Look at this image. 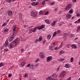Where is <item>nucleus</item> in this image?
I'll return each mask as SVG.
<instances>
[{
    "label": "nucleus",
    "mask_w": 80,
    "mask_h": 80,
    "mask_svg": "<svg viewBox=\"0 0 80 80\" xmlns=\"http://www.w3.org/2000/svg\"><path fill=\"white\" fill-rule=\"evenodd\" d=\"M19 43V41H13L8 46L9 48H12L15 47V45H18Z\"/></svg>",
    "instance_id": "1"
},
{
    "label": "nucleus",
    "mask_w": 80,
    "mask_h": 80,
    "mask_svg": "<svg viewBox=\"0 0 80 80\" xmlns=\"http://www.w3.org/2000/svg\"><path fill=\"white\" fill-rule=\"evenodd\" d=\"M67 75V72L65 71H63L61 72L60 75V77L63 78Z\"/></svg>",
    "instance_id": "2"
},
{
    "label": "nucleus",
    "mask_w": 80,
    "mask_h": 80,
    "mask_svg": "<svg viewBox=\"0 0 80 80\" xmlns=\"http://www.w3.org/2000/svg\"><path fill=\"white\" fill-rule=\"evenodd\" d=\"M53 58L52 56H49L47 58L46 62H48L52 60Z\"/></svg>",
    "instance_id": "3"
},
{
    "label": "nucleus",
    "mask_w": 80,
    "mask_h": 80,
    "mask_svg": "<svg viewBox=\"0 0 80 80\" xmlns=\"http://www.w3.org/2000/svg\"><path fill=\"white\" fill-rule=\"evenodd\" d=\"M39 66V64H37L35 65V66H33V65H31V69H34L35 68H36V67H38Z\"/></svg>",
    "instance_id": "4"
},
{
    "label": "nucleus",
    "mask_w": 80,
    "mask_h": 80,
    "mask_svg": "<svg viewBox=\"0 0 80 80\" xmlns=\"http://www.w3.org/2000/svg\"><path fill=\"white\" fill-rule=\"evenodd\" d=\"M39 57L41 58H45V55L44 53L42 52H41L39 53Z\"/></svg>",
    "instance_id": "5"
},
{
    "label": "nucleus",
    "mask_w": 80,
    "mask_h": 80,
    "mask_svg": "<svg viewBox=\"0 0 80 80\" xmlns=\"http://www.w3.org/2000/svg\"><path fill=\"white\" fill-rule=\"evenodd\" d=\"M8 16H11L13 15V12L11 10H9L8 12Z\"/></svg>",
    "instance_id": "6"
},
{
    "label": "nucleus",
    "mask_w": 80,
    "mask_h": 80,
    "mask_svg": "<svg viewBox=\"0 0 80 80\" xmlns=\"http://www.w3.org/2000/svg\"><path fill=\"white\" fill-rule=\"evenodd\" d=\"M45 27V25H42L40 27V26H38L37 27V28L38 29V30H41V29H42V28H43Z\"/></svg>",
    "instance_id": "7"
},
{
    "label": "nucleus",
    "mask_w": 80,
    "mask_h": 80,
    "mask_svg": "<svg viewBox=\"0 0 80 80\" xmlns=\"http://www.w3.org/2000/svg\"><path fill=\"white\" fill-rule=\"evenodd\" d=\"M37 29H38L37 27H36L33 29H31V31H30L31 33H32V32H35L36 31V30H37Z\"/></svg>",
    "instance_id": "8"
},
{
    "label": "nucleus",
    "mask_w": 80,
    "mask_h": 80,
    "mask_svg": "<svg viewBox=\"0 0 80 80\" xmlns=\"http://www.w3.org/2000/svg\"><path fill=\"white\" fill-rule=\"evenodd\" d=\"M71 7V4L68 5L66 8V10H68L69 9H70Z\"/></svg>",
    "instance_id": "9"
},
{
    "label": "nucleus",
    "mask_w": 80,
    "mask_h": 80,
    "mask_svg": "<svg viewBox=\"0 0 80 80\" xmlns=\"http://www.w3.org/2000/svg\"><path fill=\"white\" fill-rule=\"evenodd\" d=\"M31 15L32 16H33V17H35L37 15L35 12H33V11H32V12H30Z\"/></svg>",
    "instance_id": "10"
},
{
    "label": "nucleus",
    "mask_w": 80,
    "mask_h": 80,
    "mask_svg": "<svg viewBox=\"0 0 80 80\" xmlns=\"http://www.w3.org/2000/svg\"><path fill=\"white\" fill-rule=\"evenodd\" d=\"M45 22H46L47 23H48V24H50V23H51L50 21L48 19L45 20Z\"/></svg>",
    "instance_id": "11"
},
{
    "label": "nucleus",
    "mask_w": 80,
    "mask_h": 80,
    "mask_svg": "<svg viewBox=\"0 0 80 80\" xmlns=\"http://www.w3.org/2000/svg\"><path fill=\"white\" fill-rule=\"evenodd\" d=\"M8 41H6L4 43V47H7L8 46Z\"/></svg>",
    "instance_id": "12"
},
{
    "label": "nucleus",
    "mask_w": 80,
    "mask_h": 80,
    "mask_svg": "<svg viewBox=\"0 0 80 80\" xmlns=\"http://www.w3.org/2000/svg\"><path fill=\"white\" fill-rule=\"evenodd\" d=\"M72 17V15L69 14H68L66 15V17L68 19L70 18V17Z\"/></svg>",
    "instance_id": "13"
},
{
    "label": "nucleus",
    "mask_w": 80,
    "mask_h": 80,
    "mask_svg": "<svg viewBox=\"0 0 80 80\" xmlns=\"http://www.w3.org/2000/svg\"><path fill=\"white\" fill-rule=\"evenodd\" d=\"M56 23H57V21H54L51 24V26H54L56 24Z\"/></svg>",
    "instance_id": "14"
},
{
    "label": "nucleus",
    "mask_w": 80,
    "mask_h": 80,
    "mask_svg": "<svg viewBox=\"0 0 80 80\" xmlns=\"http://www.w3.org/2000/svg\"><path fill=\"white\" fill-rule=\"evenodd\" d=\"M71 47L73 48H77V45L75 44H72L71 45Z\"/></svg>",
    "instance_id": "15"
},
{
    "label": "nucleus",
    "mask_w": 80,
    "mask_h": 80,
    "mask_svg": "<svg viewBox=\"0 0 80 80\" xmlns=\"http://www.w3.org/2000/svg\"><path fill=\"white\" fill-rule=\"evenodd\" d=\"M14 38V35H12L9 39V40H13Z\"/></svg>",
    "instance_id": "16"
},
{
    "label": "nucleus",
    "mask_w": 80,
    "mask_h": 80,
    "mask_svg": "<svg viewBox=\"0 0 80 80\" xmlns=\"http://www.w3.org/2000/svg\"><path fill=\"white\" fill-rule=\"evenodd\" d=\"M66 68H69L70 67V65L69 64H66L64 66Z\"/></svg>",
    "instance_id": "17"
},
{
    "label": "nucleus",
    "mask_w": 80,
    "mask_h": 80,
    "mask_svg": "<svg viewBox=\"0 0 80 80\" xmlns=\"http://www.w3.org/2000/svg\"><path fill=\"white\" fill-rule=\"evenodd\" d=\"M51 38V35L49 34L47 36V38L48 40H50Z\"/></svg>",
    "instance_id": "18"
},
{
    "label": "nucleus",
    "mask_w": 80,
    "mask_h": 80,
    "mask_svg": "<svg viewBox=\"0 0 80 80\" xmlns=\"http://www.w3.org/2000/svg\"><path fill=\"white\" fill-rule=\"evenodd\" d=\"M50 48L51 50H54V47L53 46L50 47Z\"/></svg>",
    "instance_id": "19"
},
{
    "label": "nucleus",
    "mask_w": 80,
    "mask_h": 80,
    "mask_svg": "<svg viewBox=\"0 0 80 80\" xmlns=\"http://www.w3.org/2000/svg\"><path fill=\"white\" fill-rule=\"evenodd\" d=\"M56 32L57 33V34L58 35V34H60V32H61V30H57Z\"/></svg>",
    "instance_id": "20"
},
{
    "label": "nucleus",
    "mask_w": 80,
    "mask_h": 80,
    "mask_svg": "<svg viewBox=\"0 0 80 80\" xmlns=\"http://www.w3.org/2000/svg\"><path fill=\"white\" fill-rule=\"evenodd\" d=\"M25 64V62H22L21 63V67H22L23 65H24Z\"/></svg>",
    "instance_id": "21"
},
{
    "label": "nucleus",
    "mask_w": 80,
    "mask_h": 80,
    "mask_svg": "<svg viewBox=\"0 0 80 80\" xmlns=\"http://www.w3.org/2000/svg\"><path fill=\"white\" fill-rule=\"evenodd\" d=\"M57 34V32H55L53 34V37H55V36H56Z\"/></svg>",
    "instance_id": "22"
},
{
    "label": "nucleus",
    "mask_w": 80,
    "mask_h": 80,
    "mask_svg": "<svg viewBox=\"0 0 80 80\" xmlns=\"http://www.w3.org/2000/svg\"><path fill=\"white\" fill-rule=\"evenodd\" d=\"M31 5L32 6H34L35 7V2H33L32 4Z\"/></svg>",
    "instance_id": "23"
},
{
    "label": "nucleus",
    "mask_w": 80,
    "mask_h": 80,
    "mask_svg": "<svg viewBox=\"0 0 80 80\" xmlns=\"http://www.w3.org/2000/svg\"><path fill=\"white\" fill-rule=\"evenodd\" d=\"M42 14L43 11H42V10L40 11L39 12V15H42Z\"/></svg>",
    "instance_id": "24"
},
{
    "label": "nucleus",
    "mask_w": 80,
    "mask_h": 80,
    "mask_svg": "<svg viewBox=\"0 0 80 80\" xmlns=\"http://www.w3.org/2000/svg\"><path fill=\"white\" fill-rule=\"evenodd\" d=\"M55 77H57V75H56V74L55 73L53 74L52 76V77H53V78H54Z\"/></svg>",
    "instance_id": "25"
},
{
    "label": "nucleus",
    "mask_w": 80,
    "mask_h": 80,
    "mask_svg": "<svg viewBox=\"0 0 80 80\" xmlns=\"http://www.w3.org/2000/svg\"><path fill=\"white\" fill-rule=\"evenodd\" d=\"M64 60V58H61L59 60V61H60V62H62V61H63Z\"/></svg>",
    "instance_id": "26"
},
{
    "label": "nucleus",
    "mask_w": 80,
    "mask_h": 80,
    "mask_svg": "<svg viewBox=\"0 0 80 80\" xmlns=\"http://www.w3.org/2000/svg\"><path fill=\"white\" fill-rule=\"evenodd\" d=\"M3 66V63L2 62L0 63V67H2Z\"/></svg>",
    "instance_id": "27"
},
{
    "label": "nucleus",
    "mask_w": 80,
    "mask_h": 80,
    "mask_svg": "<svg viewBox=\"0 0 80 80\" xmlns=\"http://www.w3.org/2000/svg\"><path fill=\"white\" fill-rule=\"evenodd\" d=\"M6 2L8 3H10V2H12V0H6Z\"/></svg>",
    "instance_id": "28"
},
{
    "label": "nucleus",
    "mask_w": 80,
    "mask_h": 80,
    "mask_svg": "<svg viewBox=\"0 0 80 80\" xmlns=\"http://www.w3.org/2000/svg\"><path fill=\"white\" fill-rule=\"evenodd\" d=\"M24 77H28V74L27 73H25L24 74Z\"/></svg>",
    "instance_id": "29"
},
{
    "label": "nucleus",
    "mask_w": 80,
    "mask_h": 80,
    "mask_svg": "<svg viewBox=\"0 0 80 80\" xmlns=\"http://www.w3.org/2000/svg\"><path fill=\"white\" fill-rule=\"evenodd\" d=\"M72 12H73V11L72 10V9H71L69 11V13H70V14H71V13H72Z\"/></svg>",
    "instance_id": "30"
},
{
    "label": "nucleus",
    "mask_w": 80,
    "mask_h": 80,
    "mask_svg": "<svg viewBox=\"0 0 80 80\" xmlns=\"http://www.w3.org/2000/svg\"><path fill=\"white\" fill-rule=\"evenodd\" d=\"M51 78H52V77H48V78H47L46 80H50Z\"/></svg>",
    "instance_id": "31"
},
{
    "label": "nucleus",
    "mask_w": 80,
    "mask_h": 80,
    "mask_svg": "<svg viewBox=\"0 0 80 80\" xmlns=\"http://www.w3.org/2000/svg\"><path fill=\"white\" fill-rule=\"evenodd\" d=\"M42 40V36H40L38 40Z\"/></svg>",
    "instance_id": "32"
},
{
    "label": "nucleus",
    "mask_w": 80,
    "mask_h": 80,
    "mask_svg": "<svg viewBox=\"0 0 80 80\" xmlns=\"http://www.w3.org/2000/svg\"><path fill=\"white\" fill-rule=\"evenodd\" d=\"M8 29H5V30L4 31V32H8Z\"/></svg>",
    "instance_id": "33"
},
{
    "label": "nucleus",
    "mask_w": 80,
    "mask_h": 80,
    "mask_svg": "<svg viewBox=\"0 0 80 80\" xmlns=\"http://www.w3.org/2000/svg\"><path fill=\"white\" fill-rule=\"evenodd\" d=\"M7 25V23L6 22L4 23L2 25V27H4V26H6Z\"/></svg>",
    "instance_id": "34"
},
{
    "label": "nucleus",
    "mask_w": 80,
    "mask_h": 80,
    "mask_svg": "<svg viewBox=\"0 0 80 80\" xmlns=\"http://www.w3.org/2000/svg\"><path fill=\"white\" fill-rule=\"evenodd\" d=\"M73 62V58L72 57L71 58V62Z\"/></svg>",
    "instance_id": "35"
},
{
    "label": "nucleus",
    "mask_w": 80,
    "mask_h": 80,
    "mask_svg": "<svg viewBox=\"0 0 80 80\" xmlns=\"http://www.w3.org/2000/svg\"><path fill=\"white\" fill-rule=\"evenodd\" d=\"M63 51H61L60 52H59V54H63Z\"/></svg>",
    "instance_id": "36"
},
{
    "label": "nucleus",
    "mask_w": 80,
    "mask_h": 80,
    "mask_svg": "<svg viewBox=\"0 0 80 80\" xmlns=\"http://www.w3.org/2000/svg\"><path fill=\"white\" fill-rule=\"evenodd\" d=\"M67 35V33H65L63 35V37H65Z\"/></svg>",
    "instance_id": "37"
},
{
    "label": "nucleus",
    "mask_w": 80,
    "mask_h": 80,
    "mask_svg": "<svg viewBox=\"0 0 80 80\" xmlns=\"http://www.w3.org/2000/svg\"><path fill=\"white\" fill-rule=\"evenodd\" d=\"M4 50L5 52H8V49L7 48L4 49Z\"/></svg>",
    "instance_id": "38"
},
{
    "label": "nucleus",
    "mask_w": 80,
    "mask_h": 80,
    "mask_svg": "<svg viewBox=\"0 0 80 80\" xmlns=\"http://www.w3.org/2000/svg\"><path fill=\"white\" fill-rule=\"evenodd\" d=\"M24 52V49L23 48L21 50V53H23V52Z\"/></svg>",
    "instance_id": "39"
},
{
    "label": "nucleus",
    "mask_w": 80,
    "mask_h": 80,
    "mask_svg": "<svg viewBox=\"0 0 80 80\" xmlns=\"http://www.w3.org/2000/svg\"><path fill=\"white\" fill-rule=\"evenodd\" d=\"M13 34H14V33H16V32H17V31H16V30H13Z\"/></svg>",
    "instance_id": "40"
},
{
    "label": "nucleus",
    "mask_w": 80,
    "mask_h": 80,
    "mask_svg": "<svg viewBox=\"0 0 80 80\" xmlns=\"http://www.w3.org/2000/svg\"><path fill=\"white\" fill-rule=\"evenodd\" d=\"M60 69V66H58V68H57L56 71H58V70H59V69Z\"/></svg>",
    "instance_id": "41"
},
{
    "label": "nucleus",
    "mask_w": 80,
    "mask_h": 80,
    "mask_svg": "<svg viewBox=\"0 0 80 80\" xmlns=\"http://www.w3.org/2000/svg\"><path fill=\"white\" fill-rule=\"evenodd\" d=\"M54 50H57V49H58V47H56V48L54 47Z\"/></svg>",
    "instance_id": "42"
},
{
    "label": "nucleus",
    "mask_w": 80,
    "mask_h": 80,
    "mask_svg": "<svg viewBox=\"0 0 80 80\" xmlns=\"http://www.w3.org/2000/svg\"><path fill=\"white\" fill-rule=\"evenodd\" d=\"M12 28H14L13 30H15L16 28H17V27L16 26H14L12 27Z\"/></svg>",
    "instance_id": "43"
},
{
    "label": "nucleus",
    "mask_w": 80,
    "mask_h": 80,
    "mask_svg": "<svg viewBox=\"0 0 80 80\" xmlns=\"http://www.w3.org/2000/svg\"><path fill=\"white\" fill-rule=\"evenodd\" d=\"M69 37H73V35L72 34H69Z\"/></svg>",
    "instance_id": "44"
},
{
    "label": "nucleus",
    "mask_w": 80,
    "mask_h": 80,
    "mask_svg": "<svg viewBox=\"0 0 80 80\" xmlns=\"http://www.w3.org/2000/svg\"><path fill=\"white\" fill-rule=\"evenodd\" d=\"M30 64H29L26 66V67L27 68L29 67H30Z\"/></svg>",
    "instance_id": "45"
},
{
    "label": "nucleus",
    "mask_w": 80,
    "mask_h": 80,
    "mask_svg": "<svg viewBox=\"0 0 80 80\" xmlns=\"http://www.w3.org/2000/svg\"><path fill=\"white\" fill-rule=\"evenodd\" d=\"M45 2V1H43L42 2V4L43 5H44V3Z\"/></svg>",
    "instance_id": "46"
},
{
    "label": "nucleus",
    "mask_w": 80,
    "mask_h": 80,
    "mask_svg": "<svg viewBox=\"0 0 80 80\" xmlns=\"http://www.w3.org/2000/svg\"><path fill=\"white\" fill-rule=\"evenodd\" d=\"M38 4H39V2H36V3H35V6H37V5H38Z\"/></svg>",
    "instance_id": "47"
},
{
    "label": "nucleus",
    "mask_w": 80,
    "mask_h": 80,
    "mask_svg": "<svg viewBox=\"0 0 80 80\" xmlns=\"http://www.w3.org/2000/svg\"><path fill=\"white\" fill-rule=\"evenodd\" d=\"M8 76L9 77H12V74H9Z\"/></svg>",
    "instance_id": "48"
},
{
    "label": "nucleus",
    "mask_w": 80,
    "mask_h": 80,
    "mask_svg": "<svg viewBox=\"0 0 80 80\" xmlns=\"http://www.w3.org/2000/svg\"><path fill=\"white\" fill-rule=\"evenodd\" d=\"M79 30H80V27H79L77 29L78 32Z\"/></svg>",
    "instance_id": "49"
},
{
    "label": "nucleus",
    "mask_w": 80,
    "mask_h": 80,
    "mask_svg": "<svg viewBox=\"0 0 80 80\" xmlns=\"http://www.w3.org/2000/svg\"><path fill=\"white\" fill-rule=\"evenodd\" d=\"M39 59H37L35 61V62H39Z\"/></svg>",
    "instance_id": "50"
},
{
    "label": "nucleus",
    "mask_w": 80,
    "mask_h": 80,
    "mask_svg": "<svg viewBox=\"0 0 80 80\" xmlns=\"http://www.w3.org/2000/svg\"><path fill=\"white\" fill-rule=\"evenodd\" d=\"M51 5H54L55 4V2H52L51 3Z\"/></svg>",
    "instance_id": "51"
},
{
    "label": "nucleus",
    "mask_w": 80,
    "mask_h": 80,
    "mask_svg": "<svg viewBox=\"0 0 80 80\" xmlns=\"http://www.w3.org/2000/svg\"><path fill=\"white\" fill-rule=\"evenodd\" d=\"M48 13V12H46L45 13V15H47V14Z\"/></svg>",
    "instance_id": "52"
},
{
    "label": "nucleus",
    "mask_w": 80,
    "mask_h": 80,
    "mask_svg": "<svg viewBox=\"0 0 80 80\" xmlns=\"http://www.w3.org/2000/svg\"><path fill=\"white\" fill-rule=\"evenodd\" d=\"M72 25V23H71L70 24H69V25H68V27H70V26H71V25Z\"/></svg>",
    "instance_id": "53"
},
{
    "label": "nucleus",
    "mask_w": 80,
    "mask_h": 80,
    "mask_svg": "<svg viewBox=\"0 0 80 80\" xmlns=\"http://www.w3.org/2000/svg\"><path fill=\"white\" fill-rule=\"evenodd\" d=\"M40 41H41L40 40V41L36 40V41H35V43H36V42H40Z\"/></svg>",
    "instance_id": "54"
},
{
    "label": "nucleus",
    "mask_w": 80,
    "mask_h": 80,
    "mask_svg": "<svg viewBox=\"0 0 80 80\" xmlns=\"http://www.w3.org/2000/svg\"><path fill=\"white\" fill-rule=\"evenodd\" d=\"M77 22H78V23H79V22H80V19H79L78 21H77Z\"/></svg>",
    "instance_id": "55"
},
{
    "label": "nucleus",
    "mask_w": 80,
    "mask_h": 80,
    "mask_svg": "<svg viewBox=\"0 0 80 80\" xmlns=\"http://www.w3.org/2000/svg\"><path fill=\"white\" fill-rule=\"evenodd\" d=\"M78 37H77L76 38L74 39V40H78Z\"/></svg>",
    "instance_id": "56"
},
{
    "label": "nucleus",
    "mask_w": 80,
    "mask_h": 80,
    "mask_svg": "<svg viewBox=\"0 0 80 80\" xmlns=\"http://www.w3.org/2000/svg\"><path fill=\"white\" fill-rule=\"evenodd\" d=\"M56 79L55 78H52L50 80H56Z\"/></svg>",
    "instance_id": "57"
},
{
    "label": "nucleus",
    "mask_w": 80,
    "mask_h": 80,
    "mask_svg": "<svg viewBox=\"0 0 80 80\" xmlns=\"http://www.w3.org/2000/svg\"><path fill=\"white\" fill-rule=\"evenodd\" d=\"M19 16H20V18H21L22 17V14L21 13L19 14Z\"/></svg>",
    "instance_id": "58"
},
{
    "label": "nucleus",
    "mask_w": 80,
    "mask_h": 80,
    "mask_svg": "<svg viewBox=\"0 0 80 80\" xmlns=\"http://www.w3.org/2000/svg\"><path fill=\"white\" fill-rule=\"evenodd\" d=\"M15 40H19L20 39L19 38H17Z\"/></svg>",
    "instance_id": "59"
},
{
    "label": "nucleus",
    "mask_w": 80,
    "mask_h": 80,
    "mask_svg": "<svg viewBox=\"0 0 80 80\" xmlns=\"http://www.w3.org/2000/svg\"><path fill=\"white\" fill-rule=\"evenodd\" d=\"M73 2H76V0H73L72 1Z\"/></svg>",
    "instance_id": "60"
},
{
    "label": "nucleus",
    "mask_w": 80,
    "mask_h": 80,
    "mask_svg": "<svg viewBox=\"0 0 80 80\" xmlns=\"http://www.w3.org/2000/svg\"><path fill=\"white\" fill-rule=\"evenodd\" d=\"M70 78H71V77H69V78L67 79V80H70Z\"/></svg>",
    "instance_id": "61"
},
{
    "label": "nucleus",
    "mask_w": 80,
    "mask_h": 80,
    "mask_svg": "<svg viewBox=\"0 0 80 80\" xmlns=\"http://www.w3.org/2000/svg\"><path fill=\"white\" fill-rule=\"evenodd\" d=\"M77 17H79V16H80V14H77Z\"/></svg>",
    "instance_id": "62"
},
{
    "label": "nucleus",
    "mask_w": 80,
    "mask_h": 80,
    "mask_svg": "<svg viewBox=\"0 0 80 80\" xmlns=\"http://www.w3.org/2000/svg\"><path fill=\"white\" fill-rule=\"evenodd\" d=\"M58 11V8H56L55 9V11Z\"/></svg>",
    "instance_id": "63"
},
{
    "label": "nucleus",
    "mask_w": 80,
    "mask_h": 80,
    "mask_svg": "<svg viewBox=\"0 0 80 80\" xmlns=\"http://www.w3.org/2000/svg\"><path fill=\"white\" fill-rule=\"evenodd\" d=\"M26 25H24L23 27L24 28H26Z\"/></svg>",
    "instance_id": "64"
}]
</instances>
